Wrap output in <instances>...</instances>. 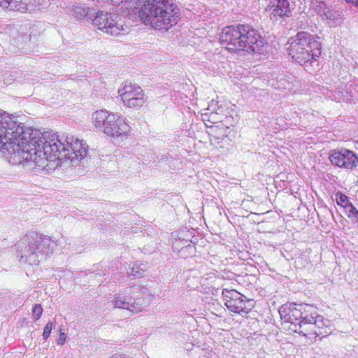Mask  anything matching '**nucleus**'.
I'll list each match as a JSON object with an SVG mask.
<instances>
[{"label":"nucleus","instance_id":"nucleus-1","mask_svg":"<svg viewBox=\"0 0 358 358\" xmlns=\"http://www.w3.org/2000/svg\"><path fill=\"white\" fill-rule=\"evenodd\" d=\"M31 136V158L28 162H33L38 169H51L48 168L49 164L56 160L69 159L73 166H76L86 157L88 145L73 136H59L35 129Z\"/></svg>","mask_w":358,"mask_h":358},{"label":"nucleus","instance_id":"nucleus-2","mask_svg":"<svg viewBox=\"0 0 358 358\" xmlns=\"http://www.w3.org/2000/svg\"><path fill=\"white\" fill-rule=\"evenodd\" d=\"M34 131L32 128H24L15 117L0 110V152H8L14 159L19 157V163L28 162L31 158V134Z\"/></svg>","mask_w":358,"mask_h":358},{"label":"nucleus","instance_id":"nucleus-3","mask_svg":"<svg viewBox=\"0 0 358 358\" xmlns=\"http://www.w3.org/2000/svg\"><path fill=\"white\" fill-rule=\"evenodd\" d=\"M219 39L222 46L231 52L246 51L263 55L267 52L268 43L249 24L227 26L222 29Z\"/></svg>","mask_w":358,"mask_h":358},{"label":"nucleus","instance_id":"nucleus-4","mask_svg":"<svg viewBox=\"0 0 358 358\" xmlns=\"http://www.w3.org/2000/svg\"><path fill=\"white\" fill-rule=\"evenodd\" d=\"M138 17L145 25L168 31L178 23L179 8L173 0H142Z\"/></svg>","mask_w":358,"mask_h":358},{"label":"nucleus","instance_id":"nucleus-5","mask_svg":"<svg viewBox=\"0 0 358 358\" xmlns=\"http://www.w3.org/2000/svg\"><path fill=\"white\" fill-rule=\"evenodd\" d=\"M55 245L49 236L34 231L26 234L16 244L20 262L29 265H38L52 254Z\"/></svg>","mask_w":358,"mask_h":358},{"label":"nucleus","instance_id":"nucleus-6","mask_svg":"<svg viewBox=\"0 0 358 358\" xmlns=\"http://www.w3.org/2000/svg\"><path fill=\"white\" fill-rule=\"evenodd\" d=\"M66 12L77 19L91 20L93 25L111 36H118L122 31H127L128 27L124 29L116 13H103L93 7L78 4L68 7Z\"/></svg>","mask_w":358,"mask_h":358},{"label":"nucleus","instance_id":"nucleus-7","mask_svg":"<svg viewBox=\"0 0 358 358\" xmlns=\"http://www.w3.org/2000/svg\"><path fill=\"white\" fill-rule=\"evenodd\" d=\"M311 41L310 34L301 31L290 38L287 42L289 55L300 65L303 66L306 71L312 70L313 53H312Z\"/></svg>","mask_w":358,"mask_h":358},{"label":"nucleus","instance_id":"nucleus-8","mask_svg":"<svg viewBox=\"0 0 358 358\" xmlns=\"http://www.w3.org/2000/svg\"><path fill=\"white\" fill-rule=\"evenodd\" d=\"M92 119L95 127L107 136L114 138L126 137L129 131L130 127L122 117L106 110L94 112Z\"/></svg>","mask_w":358,"mask_h":358},{"label":"nucleus","instance_id":"nucleus-9","mask_svg":"<svg viewBox=\"0 0 358 358\" xmlns=\"http://www.w3.org/2000/svg\"><path fill=\"white\" fill-rule=\"evenodd\" d=\"M140 292L139 288L134 287L127 288L124 294L115 295L112 301L114 308L126 309L133 313L142 311L150 305L153 296L152 295L138 296Z\"/></svg>","mask_w":358,"mask_h":358},{"label":"nucleus","instance_id":"nucleus-10","mask_svg":"<svg viewBox=\"0 0 358 358\" xmlns=\"http://www.w3.org/2000/svg\"><path fill=\"white\" fill-rule=\"evenodd\" d=\"M311 308L312 306L308 304L304 306L299 304L298 307L295 303H290L289 305L284 304L279 308L278 313L281 319L284 320L285 322L295 324L297 321H299V324L301 328L302 325L310 324L311 321L313 320L312 313H310V316L308 315H305L302 310L308 312L307 309Z\"/></svg>","mask_w":358,"mask_h":358},{"label":"nucleus","instance_id":"nucleus-11","mask_svg":"<svg viewBox=\"0 0 358 358\" xmlns=\"http://www.w3.org/2000/svg\"><path fill=\"white\" fill-rule=\"evenodd\" d=\"M347 3H350L358 9V0H344ZM315 12L329 27H336L341 20V13L338 10L330 8L327 6L325 0H315Z\"/></svg>","mask_w":358,"mask_h":358},{"label":"nucleus","instance_id":"nucleus-12","mask_svg":"<svg viewBox=\"0 0 358 358\" xmlns=\"http://www.w3.org/2000/svg\"><path fill=\"white\" fill-rule=\"evenodd\" d=\"M124 104L131 108L138 109L145 101V94L141 87L126 82L122 90H119Z\"/></svg>","mask_w":358,"mask_h":358},{"label":"nucleus","instance_id":"nucleus-13","mask_svg":"<svg viewBox=\"0 0 358 358\" xmlns=\"http://www.w3.org/2000/svg\"><path fill=\"white\" fill-rule=\"evenodd\" d=\"M329 159L334 166L339 168L352 170L358 166L357 154L348 149H334L329 153Z\"/></svg>","mask_w":358,"mask_h":358},{"label":"nucleus","instance_id":"nucleus-14","mask_svg":"<svg viewBox=\"0 0 358 358\" xmlns=\"http://www.w3.org/2000/svg\"><path fill=\"white\" fill-rule=\"evenodd\" d=\"M295 3L292 0H271L268 5L270 17L273 20L281 19L285 21L292 17V11L295 9Z\"/></svg>","mask_w":358,"mask_h":358},{"label":"nucleus","instance_id":"nucleus-15","mask_svg":"<svg viewBox=\"0 0 358 358\" xmlns=\"http://www.w3.org/2000/svg\"><path fill=\"white\" fill-rule=\"evenodd\" d=\"M243 295L236 290H229L224 289L222 290V297L224 304L231 312L239 313L244 311L245 308V302L243 299Z\"/></svg>","mask_w":358,"mask_h":358},{"label":"nucleus","instance_id":"nucleus-16","mask_svg":"<svg viewBox=\"0 0 358 358\" xmlns=\"http://www.w3.org/2000/svg\"><path fill=\"white\" fill-rule=\"evenodd\" d=\"M0 6L5 9L20 13L33 12L31 0H0Z\"/></svg>","mask_w":358,"mask_h":358},{"label":"nucleus","instance_id":"nucleus-17","mask_svg":"<svg viewBox=\"0 0 358 358\" xmlns=\"http://www.w3.org/2000/svg\"><path fill=\"white\" fill-rule=\"evenodd\" d=\"M330 321L323 316L317 315L315 317V338L326 336L330 334Z\"/></svg>","mask_w":358,"mask_h":358},{"label":"nucleus","instance_id":"nucleus-18","mask_svg":"<svg viewBox=\"0 0 358 358\" xmlns=\"http://www.w3.org/2000/svg\"><path fill=\"white\" fill-rule=\"evenodd\" d=\"M182 241H176L173 243V249L177 252L178 255L184 259H186L195 252V247L192 243H188L187 245L181 246Z\"/></svg>","mask_w":358,"mask_h":358},{"label":"nucleus","instance_id":"nucleus-19","mask_svg":"<svg viewBox=\"0 0 358 358\" xmlns=\"http://www.w3.org/2000/svg\"><path fill=\"white\" fill-rule=\"evenodd\" d=\"M143 264L139 263H133L132 266L129 267L128 273L135 278H141L143 276L145 273L144 268L141 267Z\"/></svg>","mask_w":358,"mask_h":358},{"label":"nucleus","instance_id":"nucleus-20","mask_svg":"<svg viewBox=\"0 0 358 358\" xmlns=\"http://www.w3.org/2000/svg\"><path fill=\"white\" fill-rule=\"evenodd\" d=\"M43 313V308L40 304H36L32 310V314L35 320H38Z\"/></svg>","mask_w":358,"mask_h":358},{"label":"nucleus","instance_id":"nucleus-21","mask_svg":"<svg viewBox=\"0 0 358 358\" xmlns=\"http://www.w3.org/2000/svg\"><path fill=\"white\" fill-rule=\"evenodd\" d=\"M52 328H53L52 322H48L46 324V325L44 328V330H43V337L44 339H47L50 336Z\"/></svg>","mask_w":358,"mask_h":358},{"label":"nucleus","instance_id":"nucleus-22","mask_svg":"<svg viewBox=\"0 0 358 358\" xmlns=\"http://www.w3.org/2000/svg\"><path fill=\"white\" fill-rule=\"evenodd\" d=\"M45 0H31L32 5V11L40 10L41 7L45 5Z\"/></svg>","mask_w":358,"mask_h":358},{"label":"nucleus","instance_id":"nucleus-23","mask_svg":"<svg viewBox=\"0 0 358 358\" xmlns=\"http://www.w3.org/2000/svg\"><path fill=\"white\" fill-rule=\"evenodd\" d=\"M185 229H187V234H184L183 235L181 234L180 237H182L185 241H190V242L192 243L193 241L190 239V238L194 236L193 234L194 229L192 228H187V227H185Z\"/></svg>","mask_w":358,"mask_h":358},{"label":"nucleus","instance_id":"nucleus-24","mask_svg":"<svg viewBox=\"0 0 358 358\" xmlns=\"http://www.w3.org/2000/svg\"><path fill=\"white\" fill-rule=\"evenodd\" d=\"M317 38H319V37L315 36V57L321 55L320 43L317 41Z\"/></svg>","mask_w":358,"mask_h":358},{"label":"nucleus","instance_id":"nucleus-25","mask_svg":"<svg viewBox=\"0 0 358 358\" xmlns=\"http://www.w3.org/2000/svg\"><path fill=\"white\" fill-rule=\"evenodd\" d=\"M66 334L64 332H61L59 334V336L57 340L58 345H63L66 341Z\"/></svg>","mask_w":358,"mask_h":358},{"label":"nucleus","instance_id":"nucleus-26","mask_svg":"<svg viewBox=\"0 0 358 358\" xmlns=\"http://www.w3.org/2000/svg\"><path fill=\"white\" fill-rule=\"evenodd\" d=\"M208 110H210L211 113H216L217 103H214V101L213 100L211 101V103L209 105Z\"/></svg>","mask_w":358,"mask_h":358},{"label":"nucleus","instance_id":"nucleus-27","mask_svg":"<svg viewBox=\"0 0 358 358\" xmlns=\"http://www.w3.org/2000/svg\"><path fill=\"white\" fill-rule=\"evenodd\" d=\"M339 199L341 202L345 203L347 201V196L343 194H341L339 196Z\"/></svg>","mask_w":358,"mask_h":358},{"label":"nucleus","instance_id":"nucleus-28","mask_svg":"<svg viewBox=\"0 0 358 358\" xmlns=\"http://www.w3.org/2000/svg\"><path fill=\"white\" fill-rule=\"evenodd\" d=\"M354 211L357 212V210H356V208H355L352 207V210H350V213H354Z\"/></svg>","mask_w":358,"mask_h":358},{"label":"nucleus","instance_id":"nucleus-29","mask_svg":"<svg viewBox=\"0 0 358 358\" xmlns=\"http://www.w3.org/2000/svg\"><path fill=\"white\" fill-rule=\"evenodd\" d=\"M313 0H310V3H313Z\"/></svg>","mask_w":358,"mask_h":358},{"label":"nucleus","instance_id":"nucleus-30","mask_svg":"<svg viewBox=\"0 0 358 358\" xmlns=\"http://www.w3.org/2000/svg\"><path fill=\"white\" fill-rule=\"evenodd\" d=\"M357 144H358V143H357Z\"/></svg>","mask_w":358,"mask_h":358}]
</instances>
